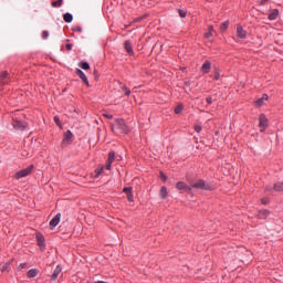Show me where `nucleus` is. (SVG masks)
Segmentation results:
<instances>
[{
    "label": "nucleus",
    "mask_w": 283,
    "mask_h": 283,
    "mask_svg": "<svg viewBox=\"0 0 283 283\" xmlns=\"http://www.w3.org/2000/svg\"><path fill=\"white\" fill-rule=\"evenodd\" d=\"M112 129L115 134H127L129 132L124 119H117L115 125L112 126Z\"/></svg>",
    "instance_id": "obj_1"
},
{
    "label": "nucleus",
    "mask_w": 283,
    "mask_h": 283,
    "mask_svg": "<svg viewBox=\"0 0 283 283\" xmlns=\"http://www.w3.org/2000/svg\"><path fill=\"white\" fill-rule=\"evenodd\" d=\"M192 189H203V191H211L213 190V186L211 184H207L205 180L199 179L192 184H190Z\"/></svg>",
    "instance_id": "obj_2"
},
{
    "label": "nucleus",
    "mask_w": 283,
    "mask_h": 283,
    "mask_svg": "<svg viewBox=\"0 0 283 283\" xmlns=\"http://www.w3.org/2000/svg\"><path fill=\"white\" fill-rule=\"evenodd\" d=\"M32 169H34V166L30 165L29 167L15 172L14 175L15 180H21V178H25L27 176H30L32 174Z\"/></svg>",
    "instance_id": "obj_3"
},
{
    "label": "nucleus",
    "mask_w": 283,
    "mask_h": 283,
    "mask_svg": "<svg viewBox=\"0 0 283 283\" xmlns=\"http://www.w3.org/2000/svg\"><path fill=\"white\" fill-rule=\"evenodd\" d=\"M266 127H269V119L265 114H261L259 116V129L260 132H266Z\"/></svg>",
    "instance_id": "obj_4"
},
{
    "label": "nucleus",
    "mask_w": 283,
    "mask_h": 283,
    "mask_svg": "<svg viewBox=\"0 0 283 283\" xmlns=\"http://www.w3.org/2000/svg\"><path fill=\"white\" fill-rule=\"evenodd\" d=\"M38 247H40L41 251H45V237L43 234H36Z\"/></svg>",
    "instance_id": "obj_5"
},
{
    "label": "nucleus",
    "mask_w": 283,
    "mask_h": 283,
    "mask_svg": "<svg viewBox=\"0 0 283 283\" xmlns=\"http://www.w3.org/2000/svg\"><path fill=\"white\" fill-rule=\"evenodd\" d=\"M115 158H116V153L111 151V153L108 154V158H107V163H106V169H107V171H109V170L112 169V165H113Z\"/></svg>",
    "instance_id": "obj_6"
},
{
    "label": "nucleus",
    "mask_w": 283,
    "mask_h": 283,
    "mask_svg": "<svg viewBox=\"0 0 283 283\" xmlns=\"http://www.w3.org/2000/svg\"><path fill=\"white\" fill-rule=\"evenodd\" d=\"M12 126L20 132H23L28 127V123L21 120H13Z\"/></svg>",
    "instance_id": "obj_7"
},
{
    "label": "nucleus",
    "mask_w": 283,
    "mask_h": 283,
    "mask_svg": "<svg viewBox=\"0 0 283 283\" xmlns=\"http://www.w3.org/2000/svg\"><path fill=\"white\" fill-rule=\"evenodd\" d=\"M176 189H178L179 191H189V192H191V187H189L187 184H185V181H178L176 184Z\"/></svg>",
    "instance_id": "obj_8"
},
{
    "label": "nucleus",
    "mask_w": 283,
    "mask_h": 283,
    "mask_svg": "<svg viewBox=\"0 0 283 283\" xmlns=\"http://www.w3.org/2000/svg\"><path fill=\"white\" fill-rule=\"evenodd\" d=\"M124 48H125V51L127 52V54H129V56H134V48L132 45V41H129V40L125 41Z\"/></svg>",
    "instance_id": "obj_9"
},
{
    "label": "nucleus",
    "mask_w": 283,
    "mask_h": 283,
    "mask_svg": "<svg viewBox=\"0 0 283 283\" xmlns=\"http://www.w3.org/2000/svg\"><path fill=\"white\" fill-rule=\"evenodd\" d=\"M237 35L239 39H247V30H244L240 24L237 25Z\"/></svg>",
    "instance_id": "obj_10"
},
{
    "label": "nucleus",
    "mask_w": 283,
    "mask_h": 283,
    "mask_svg": "<svg viewBox=\"0 0 283 283\" xmlns=\"http://www.w3.org/2000/svg\"><path fill=\"white\" fill-rule=\"evenodd\" d=\"M266 101H269V95L263 94L262 97L258 98L254 103H255L256 107H262V105H264V103H266Z\"/></svg>",
    "instance_id": "obj_11"
},
{
    "label": "nucleus",
    "mask_w": 283,
    "mask_h": 283,
    "mask_svg": "<svg viewBox=\"0 0 283 283\" xmlns=\"http://www.w3.org/2000/svg\"><path fill=\"white\" fill-rule=\"evenodd\" d=\"M76 74H77V76H80V78L83 81V83H85V85H90V81L87 80V75H85V73L81 69L76 70Z\"/></svg>",
    "instance_id": "obj_12"
},
{
    "label": "nucleus",
    "mask_w": 283,
    "mask_h": 283,
    "mask_svg": "<svg viewBox=\"0 0 283 283\" xmlns=\"http://www.w3.org/2000/svg\"><path fill=\"white\" fill-rule=\"evenodd\" d=\"M201 72H203V74H209V72H211V62L210 61H206L202 64Z\"/></svg>",
    "instance_id": "obj_13"
},
{
    "label": "nucleus",
    "mask_w": 283,
    "mask_h": 283,
    "mask_svg": "<svg viewBox=\"0 0 283 283\" xmlns=\"http://www.w3.org/2000/svg\"><path fill=\"white\" fill-rule=\"evenodd\" d=\"M277 17H280V11L277 9H273L270 11V13H269L270 21H275V19H277Z\"/></svg>",
    "instance_id": "obj_14"
},
{
    "label": "nucleus",
    "mask_w": 283,
    "mask_h": 283,
    "mask_svg": "<svg viewBox=\"0 0 283 283\" xmlns=\"http://www.w3.org/2000/svg\"><path fill=\"white\" fill-rule=\"evenodd\" d=\"M59 222H61V213H57V214L50 221V227H59Z\"/></svg>",
    "instance_id": "obj_15"
},
{
    "label": "nucleus",
    "mask_w": 283,
    "mask_h": 283,
    "mask_svg": "<svg viewBox=\"0 0 283 283\" xmlns=\"http://www.w3.org/2000/svg\"><path fill=\"white\" fill-rule=\"evenodd\" d=\"M61 271H63V268H61V265H57L53 271V274L51 275L52 280H57L59 275H61Z\"/></svg>",
    "instance_id": "obj_16"
},
{
    "label": "nucleus",
    "mask_w": 283,
    "mask_h": 283,
    "mask_svg": "<svg viewBox=\"0 0 283 283\" xmlns=\"http://www.w3.org/2000/svg\"><path fill=\"white\" fill-rule=\"evenodd\" d=\"M73 136H74V135L72 134V130H67V132L64 134L63 143H72Z\"/></svg>",
    "instance_id": "obj_17"
},
{
    "label": "nucleus",
    "mask_w": 283,
    "mask_h": 283,
    "mask_svg": "<svg viewBox=\"0 0 283 283\" xmlns=\"http://www.w3.org/2000/svg\"><path fill=\"white\" fill-rule=\"evenodd\" d=\"M159 196L160 198H163V200L167 199V197L169 196V192L167 191V187L163 186L160 188Z\"/></svg>",
    "instance_id": "obj_18"
},
{
    "label": "nucleus",
    "mask_w": 283,
    "mask_h": 283,
    "mask_svg": "<svg viewBox=\"0 0 283 283\" xmlns=\"http://www.w3.org/2000/svg\"><path fill=\"white\" fill-rule=\"evenodd\" d=\"M0 82L2 85H6L8 83V72L3 71L0 73Z\"/></svg>",
    "instance_id": "obj_19"
},
{
    "label": "nucleus",
    "mask_w": 283,
    "mask_h": 283,
    "mask_svg": "<svg viewBox=\"0 0 283 283\" xmlns=\"http://www.w3.org/2000/svg\"><path fill=\"white\" fill-rule=\"evenodd\" d=\"M63 20L65 21V23H72V21H74V17L72 15V13H64Z\"/></svg>",
    "instance_id": "obj_20"
},
{
    "label": "nucleus",
    "mask_w": 283,
    "mask_h": 283,
    "mask_svg": "<svg viewBox=\"0 0 283 283\" xmlns=\"http://www.w3.org/2000/svg\"><path fill=\"white\" fill-rule=\"evenodd\" d=\"M27 275L30 279L36 277L39 275V271L36 269H31V270L28 271Z\"/></svg>",
    "instance_id": "obj_21"
},
{
    "label": "nucleus",
    "mask_w": 283,
    "mask_h": 283,
    "mask_svg": "<svg viewBox=\"0 0 283 283\" xmlns=\"http://www.w3.org/2000/svg\"><path fill=\"white\" fill-rule=\"evenodd\" d=\"M269 217V210H261L259 212V218H261V220H264Z\"/></svg>",
    "instance_id": "obj_22"
},
{
    "label": "nucleus",
    "mask_w": 283,
    "mask_h": 283,
    "mask_svg": "<svg viewBox=\"0 0 283 283\" xmlns=\"http://www.w3.org/2000/svg\"><path fill=\"white\" fill-rule=\"evenodd\" d=\"M63 6V0H53L52 7L53 8H61Z\"/></svg>",
    "instance_id": "obj_23"
},
{
    "label": "nucleus",
    "mask_w": 283,
    "mask_h": 283,
    "mask_svg": "<svg viewBox=\"0 0 283 283\" xmlns=\"http://www.w3.org/2000/svg\"><path fill=\"white\" fill-rule=\"evenodd\" d=\"M104 167L103 166H99L96 170H95V172H94V177L95 178H98V176H101V174H103V171H104Z\"/></svg>",
    "instance_id": "obj_24"
},
{
    "label": "nucleus",
    "mask_w": 283,
    "mask_h": 283,
    "mask_svg": "<svg viewBox=\"0 0 283 283\" xmlns=\"http://www.w3.org/2000/svg\"><path fill=\"white\" fill-rule=\"evenodd\" d=\"M228 29H229V20L224 21L220 27L221 32H227Z\"/></svg>",
    "instance_id": "obj_25"
},
{
    "label": "nucleus",
    "mask_w": 283,
    "mask_h": 283,
    "mask_svg": "<svg viewBox=\"0 0 283 283\" xmlns=\"http://www.w3.org/2000/svg\"><path fill=\"white\" fill-rule=\"evenodd\" d=\"M274 190L275 191H283V182L274 184Z\"/></svg>",
    "instance_id": "obj_26"
},
{
    "label": "nucleus",
    "mask_w": 283,
    "mask_h": 283,
    "mask_svg": "<svg viewBox=\"0 0 283 283\" xmlns=\"http://www.w3.org/2000/svg\"><path fill=\"white\" fill-rule=\"evenodd\" d=\"M184 108L182 104H178L175 108V114H181Z\"/></svg>",
    "instance_id": "obj_27"
},
{
    "label": "nucleus",
    "mask_w": 283,
    "mask_h": 283,
    "mask_svg": "<svg viewBox=\"0 0 283 283\" xmlns=\"http://www.w3.org/2000/svg\"><path fill=\"white\" fill-rule=\"evenodd\" d=\"M10 264H12L11 262H7L2 265L1 272L3 273L4 271H8L10 269Z\"/></svg>",
    "instance_id": "obj_28"
},
{
    "label": "nucleus",
    "mask_w": 283,
    "mask_h": 283,
    "mask_svg": "<svg viewBox=\"0 0 283 283\" xmlns=\"http://www.w3.org/2000/svg\"><path fill=\"white\" fill-rule=\"evenodd\" d=\"M122 90L125 92V96H129L132 91L127 86H122Z\"/></svg>",
    "instance_id": "obj_29"
},
{
    "label": "nucleus",
    "mask_w": 283,
    "mask_h": 283,
    "mask_svg": "<svg viewBox=\"0 0 283 283\" xmlns=\"http://www.w3.org/2000/svg\"><path fill=\"white\" fill-rule=\"evenodd\" d=\"M123 191L125 195L129 196V195H132V187H126L123 189Z\"/></svg>",
    "instance_id": "obj_30"
},
{
    "label": "nucleus",
    "mask_w": 283,
    "mask_h": 283,
    "mask_svg": "<svg viewBox=\"0 0 283 283\" xmlns=\"http://www.w3.org/2000/svg\"><path fill=\"white\" fill-rule=\"evenodd\" d=\"M81 67H82V70H90V63L83 62V63L81 64Z\"/></svg>",
    "instance_id": "obj_31"
},
{
    "label": "nucleus",
    "mask_w": 283,
    "mask_h": 283,
    "mask_svg": "<svg viewBox=\"0 0 283 283\" xmlns=\"http://www.w3.org/2000/svg\"><path fill=\"white\" fill-rule=\"evenodd\" d=\"M54 123L56 124L57 127H61V118L59 116L54 117Z\"/></svg>",
    "instance_id": "obj_32"
},
{
    "label": "nucleus",
    "mask_w": 283,
    "mask_h": 283,
    "mask_svg": "<svg viewBox=\"0 0 283 283\" xmlns=\"http://www.w3.org/2000/svg\"><path fill=\"white\" fill-rule=\"evenodd\" d=\"M195 132H197V134H200V132H202V126L200 125H195Z\"/></svg>",
    "instance_id": "obj_33"
},
{
    "label": "nucleus",
    "mask_w": 283,
    "mask_h": 283,
    "mask_svg": "<svg viewBox=\"0 0 283 283\" xmlns=\"http://www.w3.org/2000/svg\"><path fill=\"white\" fill-rule=\"evenodd\" d=\"M179 17H181V19H185V17H187V12H185L184 10H179Z\"/></svg>",
    "instance_id": "obj_34"
},
{
    "label": "nucleus",
    "mask_w": 283,
    "mask_h": 283,
    "mask_svg": "<svg viewBox=\"0 0 283 283\" xmlns=\"http://www.w3.org/2000/svg\"><path fill=\"white\" fill-rule=\"evenodd\" d=\"M214 81H220V72H216L213 75Z\"/></svg>",
    "instance_id": "obj_35"
},
{
    "label": "nucleus",
    "mask_w": 283,
    "mask_h": 283,
    "mask_svg": "<svg viewBox=\"0 0 283 283\" xmlns=\"http://www.w3.org/2000/svg\"><path fill=\"white\" fill-rule=\"evenodd\" d=\"M128 202H134V193L127 195Z\"/></svg>",
    "instance_id": "obj_36"
},
{
    "label": "nucleus",
    "mask_w": 283,
    "mask_h": 283,
    "mask_svg": "<svg viewBox=\"0 0 283 283\" xmlns=\"http://www.w3.org/2000/svg\"><path fill=\"white\" fill-rule=\"evenodd\" d=\"M48 36H50V32L43 31L42 32V39H48Z\"/></svg>",
    "instance_id": "obj_37"
},
{
    "label": "nucleus",
    "mask_w": 283,
    "mask_h": 283,
    "mask_svg": "<svg viewBox=\"0 0 283 283\" xmlns=\"http://www.w3.org/2000/svg\"><path fill=\"white\" fill-rule=\"evenodd\" d=\"M205 36H206V39H211V36H213V33L208 31V32H206Z\"/></svg>",
    "instance_id": "obj_38"
},
{
    "label": "nucleus",
    "mask_w": 283,
    "mask_h": 283,
    "mask_svg": "<svg viewBox=\"0 0 283 283\" xmlns=\"http://www.w3.org/2000/svg\"><path fill=\"white\" fill-rule=\"evenodd\" d=\"M206 101L208 105H211V103H213V98L211 96H208Z\"/></svg>",
    "instance_id": "obj_39"
},
{
    "label": "nucleus",
    "mask_w": 283,
    "mask_h": 283,
    "mask_svg": "<svg viewBox=\"0 0 283 283\" xmlns=\"http://www.w3.org/2000/svg\"><path fill=\"white\" fill-rule=\"evenodd\" d=\"M104 116L105 118H108V120H112V118H114V115L107 113H105Z\"/></svg>",
    "instance_id": "obj_40"
},
{
    "label": "nucleus",
    "mask_w": 283,
    "mask_h": 283,
    "mask_svg": "<svg viewBox=\"0 0 283 283\" xmlns=\"http://www.w3.org/2000/svg\"><path fill=\"white\" fill-rule=\"evenodd\" d=\"M160 178H161V180H164V181L167 180V176H166L165 174H163V172H160Z\"/></svg>",
    "instance_id": "obj_41"
},
{
    "label": "nucleus",
    "mask_w": 283,
    "mask_h": 283,
    "mask_svg": "<svg viewBox=\"0 0 283 283\" xmlns=\"http://www.w3.org/2000/svg\"><path fill=\"white\" fill-rule=\"evenodd\" d=\"M28 266V263H20L19 268L20 269H25Z\"/></svg>",
    "instance_id": "obj_42"
},
{
    "label": "nucleus",
    "mask_w": 283,
    "mask_h": 283,
    "mask_svg": "<svg viewBox=\"0 0 283 283\" xmlns=\"http://www.w3.org/2000/svg\"><path fill=\"white\" fill-rule=\"evenodd\" d=\"M74 30H75V32H83V28H81V27H76Z\"/></svg>",
    "instance_id": "obj_43"
},
{
    "label": "nucleus",
    "mask_w": 283,
    "mask_h": 283,
    "mask_svg": "<svg viewBox=\"0 0 283 283\" xmlns=\"http://www.w3.org/2000/svg\"><path fill=\"white\" fill-rule=\"evenodd\" d=\"M261 202L262 205H269V199H262Z\"/></svg>",
    "instance_id": "obj_44"
},
{
    "label": "nucleus",
    "mask_w": 283,
    "mask_h": 283,
    "mask_svg": "<svg viewBox=\"0 0 283 283\" xmlns=\"http://www.w3.org/2000/svg\"><path fill=\"white\" fill-rule=\"evenodd\" d=\"M66 50H69V51L72 50V44L71 43L66 44Z\"/></svg>",
    "instance_id": "obj_45"
},
{
    "label": "nucleus",
    "mask_w": 283,
    "mask_h": 283,
    "mask_svg": "<svg viewBox=\"0 0 283 283\" xmlns=\"http://www.w3.org/2000/svg\"><path fill=\"white\" fill-rule=\"evenodd\" d=\"M266 2H269V0H261V6L266 4Z\"/></svg>",
    "instance_id": "obj_46"
},
{
    "label": "nucleus",
    "mask_w": 283,
    "mask_h": 283,
    "mask_svg": "<svg viewBox=\"0 0 283 283\" xmlns=\"http://www.w3.org/2000/svg\"><path fill=\"white\" fill-rule=\"evenodd\" d=\"M208 32H213V25H210L209 29H208Z\"/></svg>",
    "instance_id": "obj_47"
},
{
    "label": "nucleus",
    "mask_w": 283,
    "mask_h": 283,
    "mask_svg": "<svg viewBox=\"0 0 283 283\" xmlns=\"http://www.w3.org/2000/svg\"><path fill=\"white\" fill-rule=\"evenodd\" d=\"M228 255H233V251H229V252H228Z\"/></svg>",
    "instance_id": "obj_48"
},
{
    "label": "nucleus",
    "mask_w": 283,
    "mask_h": 283,
    "mask_svg": "<svg viewBox=\"0 0 283 283\" xmlns=\"http://www.w3.org/2000/svg\"><path fill=\"white\" fill-rule=\"evenodd\" d=\"M265 191H271V188L266 187V188H265Z\"/></svg>",
    "instance_id": "obj_49"
}]
</instances>
